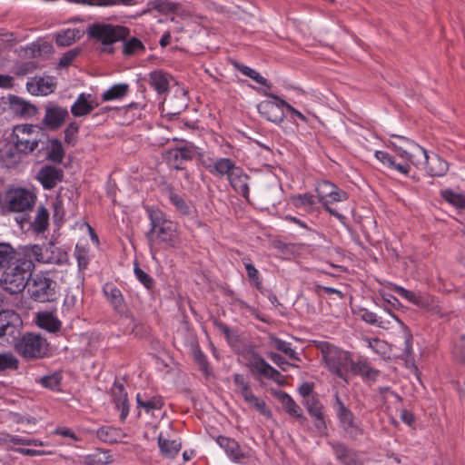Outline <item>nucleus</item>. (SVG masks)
Listing matches in <instances>:
<instances>
[{"instance_id":"2eb2a0df","label":"nucleus","mask_w":465,"mask_h":465,"mask_svg":"<svg viewBox=\"0 0 465 465\" xmlns=\"http://www.w3.org/2000/svg\"><path fill=\"white\" fill-rule=\"evenodd\" d=\"M247 367L252 373H259L267 379L280 382L281 373L271 366L260 354L251 351L248 354Z\"/></svg>"},{"instance_id":"0eeeda50","label":"nucleus","mask_w":465,"mask_h":465,"mask_svg":"<svg viewBox=\"0 0 465 465\" xmlns=\"http://www.w3.org/2000/svg\"><path fill=\"white\" fill-rule=\"evenodd\" d=\"M44 134L33 124H17L14 126L11 141L14 148L20 153L29 154L38 148Z\"/></svg>"},{"instance_id":"a19ab883","label":"nucleus","mask_w":465,"mask_h":465,"mask_svg":"<svg viewBox=\"0 0 465 465\" xmlns=\"http://www.w3.org/2000/svg\"><path fill=\"white\" fill-rule=\"evenodd\" d=\"M169 200L171 203L183 215H191L193 212V205L191 202L185 200L183 196L173 193H169Z\"/></svg>"},{"instance_id":"39448f33","label":"nucleus","mask_w":465,"mask_h":465,"mask_svg":"<svg viewBox=\"0 0 465 465\" xmlns=\"http://www.w3.org/2000/svg\"><path fill=\"white\" fill-rule=\"evenodd\" d=\"M86 32L90 38L104 45L103 52L109 54L114 51L113 44L124 40L129 35V29L125 26L104 23L93 24L88 26Z\"/></svg>"},{"instance_id":"e2e57ef3","label":"nucleus","mask_w":465,"mask_h":465,"mask_svg":"<svg viewBox=\"0 0 465 465\" xmlns=\"http://www.w3.org/2000/svg\"><path fill=\"white\" fill-rule=\"evenodd\" d=\"M193 358L195 362L198 364L199 369L203 373L207 374L209 372L208 361L204 353L201 350L197 349L193 352Z\"/></svg>"},{"instance_id":"20e7f679","label":"nucleus","mask_w":465,"mask_h":465,"mask_svg":"<svg viewBox=\"0 0 465 465\" xmlns=\"http://www.w3.org/2000/svg\"><path fill=\"white\" fill-rule=\"evenodd\" d=\"M30 297L38 302H52L60 295L59 285L54 280L50 272H39L31 276L28 282Z\"/></svg>"},{"instance_id":"0e129e2a","label":"nucleus","mask_w":465,"mask_h":465,"mask_svg":"<svg viewBox=\"0 0 465 465\" xmlns=\"http://www.w3.org/2000/svg\"><path fill=\"white\" fill-rule=\"evenodd\" d=\"M134 274L138 281L144 285L147 289L152 288L153 281V278L143 272L140 267L135 266Z\"/></svg>"},{"instance_id":"13d9d810","label":"nucleus","mask_w":465,"mask_h":465,"mask_svg":"<svg viewBox=\"0 0 465 465\" xmlns=\"http://www.w3.org/2000/svg\"><path fill=\"white\" fill-rule=\"evenodd\" d=\"M6 438H7V440H9L10 442H12L14 444L44 446L43 441H41L39 440H35V439H28V438H24V437H20V436H16V435H10V434H7Z\"/></svg>"},{"instance_id":"5fc2aeb1","label":"nucleus","mask_w":465,"mask_h":465,"mask_svg":"<svg viewBox=\"0 0 465 465\" xmlns=\"http://www.w3.org/2000/svg\"><path fill=\"white\" fill-rule=\"evenodd\" d=\"M80 125L76 122H71L68 124L64 130V142L68 144H74L76 142V135L79 132Z\"/></svg>"},{"instance_id":"603ef678","label":"nucleus","mask_w":465,"mask_h":465,"mask_svg":"<svg viewBox=\"0 0 465 465\" xmlns=\"http://www.w3.org/2000/svg\"><path fill=\"white\" fill-rule=\"evenodd\" d=\"M181 5L176 2L168 0H157L154 2V8L161 13H177L180 10Z\"/></svg>"},{"instance_id":"f704fd0d","label":"nucleus","mask_w":465,"mask_h":465,"mask_svg":"<svg viewBox=\"0 0 465 465\" xmlns=\"http://www.w3.org/2000/svg\"><path fill=\"white\" fill-rule=\"evenodd\" d=\"M22 256L10 243L0 242V272Z\"/></svg>"},{"instance_id":"ea45409f","label":"nucleus","mask_w":465,"mask_h":465,"mask_svg":"<svg viewBox=\"0 0 465 465\" xmlns=\"http://www.w3.org/2000/svg\"><path fill=\"white\" fill-rule=\"evenodd\" d=\"M130 85L125 83H119L112 85L102 94V100L104 102H109L114 100H119L124 98L129 92Z\"/></svg>"},{"instance_id":"cd10ccee","label":"nucleus","mask_w":465,"mask_h":465,"mask_svg":"<svg viewBox=\"0 0 465 465\" xmlns=\"http://www.w3.org/2000/svg\"><path fill=\"white\" fill-rule=\"evenodd\" d=\"M239 392L243 398L244 401L254 410H256L260 414L265 416L266 418L272 417V411L262 399L254 395L251 385H248L245 388L240 390Z\"/></svg>"},{"instance_id":"393cba45","label":"nucleus","mask_w":465,"mask_h":465,"mask_svg":"<svg viewBox=\"0 0 465 465\" xmlns=\"http://www.w3.org/2000/svg\"><path fill=\"white\" fill-rule=\"evenodd\" d=\"M98 106L92 94L81 93L71 106V113L74 117H82L89 114Z\"/></svg>"},{"instance_id":"c9c22d12","label":"nucleus","mask_w":465,"mask_h":465,"mask_svg":"<svg viewBox=\"0 0 465 465\" xmlns=\"http://www.w3.org/2000/svg\"><path fill=\"white\" fill-rule=\"evenodd\" d=\"M84 32L78 28H67L57 32L55 35V43L58 46H69L75 40L80 39Z\"/></svg>"},{"instance_id":"c756f323","label":"nucleus","mask_w":465,"mask_h":465,"mask_svg":"<svg viewBox=\"0 0 465 465\" xmlns=\"http://www.w3.org/2000/svg\"><path fill=\"white\" fill-rule=\"evenodd\" d=\"M37 324L40 328L55 333L61 330L62 322L53 312H39L36 314Z\"/></svg>"},{"instance_id":"4be33fe9","label":"nucleus","mask_w":465,"mask_h":465,"mask_svg":"<svg viewBox=\"0 0 465 465\" xmlns=\"http://www.w3.org/2000/svg\"><path fill=\"white\" fill-rule=\"evenodd\" d=\"M103 292L113 309L118 313H124L127 306L121 290L112 282L103 286Z\"/></svg>"},{"instance_id":"7ed1b4c3","label":"nucleus","mask_w":465,"mask_h":465,"mask_svg":"<svg viewBox=\"0 0 465 465\" xmlns=\"http://www.w3.org/2000/svg\"><path fill=\"white\" fill-rule=\"evenodd\" d=\"M36 193L25 187L10 186L0 193V210L3 213H28L36 203Z\"/></svg>"},{"instance_id":"4468645a","label":"nucleus","mask_w":465,"mask_h":465,"mask_svg":"<svg viewBox=\"0 0 465 465\" xmlns=\"http://www.w3.org/2000/svg\"><path fill=\"white\" fill-rule=\"evenodd\" d=\"M269 96L273 100H267L259 103L257 105L258 112L267 121L274 124H280L284 119L285 106L281 103V101L283 100L280 99L275 94H270Z\"/></svg>"},{"instance_id":"680f3d73","label":"nucleus","mask_w":465,"mask_h":465,"mask_svg":"<svg viewBox=\"0 0 465 465\" xmlns=\"http://www.w3.org/2000/svg\"><path fill=\"white\" fill-rule=\"evenodd\" d=\"M454 357L465 365V337L462 336L459 341L455 343L453 349Z\"/></svg>"},{"instance_id":"a18cd8bd","label":"nucleus","mask_w":465,"mask_h":465,"mask_svg":"<svg viewBox=\"0 0 465 465\" xmlns=\"http://www.w3.org/2000/svg\"><path fill=\"white\" fill-rule=\"evenodd\" d=\"M145 47L142 41L136 37H133L124 43L123 53L125 55H134L139 53H143Z\"/></svg>"},{"instance_id":"3c124183","label":"nucleus","mask_w":465,"mask_h":465,"mask_svg":"<svg viewBox=\"0 0 465 465\" xmlns=\"http://www.w3.org/2000/svg\"><path fill=\"white\" fill-rule=\"evenodd\" d=\"M18 360L11 352L0 353V371L16 370Z\"/></svg>"},{"instance_id":"6e6552de","label":"nucleus","mask_w":465,"mask_h":465,"mask_svg":"<svg viewBox=\"0 0 465 465\" xmlns=\"http://www.w3.org/2000/svg\"><path fill=\"white\" fill-rule=\"evenodd\" d=\"M22 321L17 313L10 310L0 312V344L14 345L21 334Z\"/></svg>"},{"instance_id":"6ab92c4d","label":"nucleus","mask_w":465,"mask_h":465,"mask_svg":"<svg viewBox=\"0 0 465 465\" xmlns=\"http://www.w3.org/2000/svg\"><path fill=\"white\" fill-rule=\"evenodd\" d=\"M299 393L302 397V404L308 412L317 420H320V404L319 396L313 390V383L303 382L298 389Z\"/></svg>"},{"instance_id":"473e14b6","label":"nucleus","mask_w":465,"mask_h":465,"mask_svg":"<svg viewBox=\"0 0 465 465\" xmlns=\"http://www.w3.org/2000/svg\"><path fill=\"white\" fill-rule=\"evenodd\" d=\"M331 446L336 459L342 465H363L358 456L353 451L349 450L343 444L331 443Z\"/></svg>"},{"instance_id":"338daca9","label":"nucleus","mask_w":465,"mask_h":465,"mask_svg":"<svg viewBox=\"0 0 465 465\" xmlns=\"http://www.w3.org/2000/svg\"><path fill=\"white\" fill-rule=\"evenodd\" d=\"M388 146L391 147L401 158L410 160L415 165H418L417 163L412 161V155L406 149H403L401 145H398L394 142H389Z\"/></svg>"},{"instance_id":"f8f14e48","label":"nucleus","mask_w":465,"mask_h":465,"mask_svg":"<svg viewBox=\"0 0 465 465\" xmlns=\"http://www.w3.org/2000/svg\"><path fill=\"white\" fill-rule=\"evenodd\" d=\"M392 290L401 297L416 306L427 310L433 314L443 315L441 308L435 301L434 297L427 293L414 292L396 284L393 285Z\"/></svg>"},{"instance_id":"2f4dec72","label":"nucleus","mask_w":465,"mask_h":465,"mask_svg":"<svg viewBox=\"0 0 465 465\" xmlns=\"http://www.w3.org/2000/svg\"><path fill=\"white\" fill-rule=\"evenodd\" d=\"M216 442L224 450L232 460L239 461L245 457L243 452L241 450L240 445L233 439L219 436Z\"/></svg>"},{"instance_id":"7c9ffc66","label":"nucleus","mask_w":465,"mask_h":465,"mask_svg":"<svg viewBox=\"0 0 465 465\" xmlns=\"http://www.w3.org/2000/svg\"><path fill=\"white\" fill-rule=\"evenodd\" d=\"M149 84L159 94L168 93L170 86V76L162 70H154L149 74Z\"/></svg>"},{"instance_id":"49530a36","label":"nucleus","mask_w":465,"mask_h":465,"mask_svg":"<svg viewBox=\"0 0 465 465\" xmlns=\"http://www.w3.org/2000/svg\"><path fill=\"white\" fill-rule=\"evenodd\" d=\"M64 155V151L62 143L54 139L50 142V149L47 153V158L54 163H61Z\"/></svg>"},{"instance_id":"bb28decb","label":"nucleus","mask_w":465,"mask_h":465,"mask_svg":"<svg viewBox=\"0 0 465 465\" xmlns=\"http://www.w3.org/2000/svg\"><path fill=\"white\" fill-rule=\"evenodd\" d=\"M349 373L361 375L369 380H375L379 371L371 367L366 358L359 356L357 360L351 358V362L349 363Z\"/></svg>"},{"instance_id":"09e8293b","label":"nucleus","mask_w":465,"mask_h":465,"mask_svg":"<svg viewBox=\"0 0 465 465\" xmlns=\"http://www.w3.org/2000/svg\"><path fill=\"white\" fill-rule=\"evenodd\" d=\"M235 67L245 76L250 77L257 84L261 85H267V80L262 76L257 71L254 69L240 64H235Z\"/></svg>"},{"instance_id":"c85d7f7f","label":"nucleus","mask_w":465,"mask_h":465,"mask_svg":"<svg viewBox=\"0 0 465 465\" xmlns=\"http://www.w3.org/2000/svg\"><path fill=\"white\" fill-rule=\"evenodd\" d=\"M239 392L243 398L244 401L254 410H256L260 414L265 416L266 418L272 417V411L262 399L254 395L251 385H248L245 388L240 390Z\"/></svg>"},{"instance_id":"58836bf2","label":"nucleus","mask_w":465,"mask_h":465,"mask_svg":"<svg viewBox=\"0 0 465 465\" xmlns=\"http://www.w3.org/2000/svg\"><path fill=\"white\" fill-rule=\"evenodd\" d=\"M96 435L100 440L106 443L118 442L124 437L121 429L111 426H103L99 428L96 431Z\"/></svg>"},{"instance_id":"774afa93","label":"nucleus","mask_w":465,"mask_h":465,"mask_svg":"<svg viewBox=\"0 0 465 465\" xmlns=\"http://www.w3.org/2000/svg\"><path fill=\"white\" fill-rule=\"evenodd\" d=\"M77 55V52L74 50H70L63 54V56L60 58L58 62L59 67H67L72 64V62L74 60V58Z\"/></svg>"},{"instance_id":"b1692460","label":"nucleus","mask_w":465,"mask_h":465,"mask_svg":"<svg viewBox=\"0 0 465 465\" xmlns=\"http://www.w3.org/2000/svg\"><path fill=\"white\" fill-rule=\"evenodd\" d=\"M347 198L348 195L346 192L338 188L322 200V206L324 207V209L327 212H329L331 215L336 217L341 222V223H342L345 226L347 225V218L343 214L339 213L335 208H333L332 204L335 203L343 202L347 200Z\"/></svg>"},{"instance_id":"052dcab7","label":"nucleus","mask_w":465,"mask_h":465,"mask_svg":"<svg viewBox=\"0 0 465 465\" xmlns=\"http://www.w3.org/2000/svg\"><path fill=\"white\" fill-rule=\"evenodd\" d=\"M28 255L33 257L37 262L45 264L46 251L40 245H33L29 249Z\"/></svg>"},{"instance_id":"9b49d317","label":"nucleus","mask_w":465,"mask_h":465,"mask_svg":"<svg viewBox=\"0 0 465 465\" xmlns=\"http://www.w3.org/2000/svg\"><path fill=\"white\" fill-rule=\"evenodd\" d=\"M198 155L202 165L214 177L226 176L228 179L239 167L233 160L227 157L213 158L203 153H198Z\"/></svg>"},{"instance_id":"72a5a7b5","label":"nucleus","mask_w":465,"mask_h":465,"mask_svg":"<svg viewBox=\"0 0 465 465\" xmlns=\"http://www.w3.org/2000/svg\"><path fill=\"white\" fill-rule=\"evenodd\" d=\"M273 395L277 398V400L281 402L283 410L290 415L295 418H302V409L301 407L294 401L291 395H289L285 391H278L273 392Z\"/></svg>"},{"instance_id":"c03bdc74","label":"nucleus","mask_w":465,"mask_h":465,"mask_svg":"<svg viewBox=\"0 0 465 465\" xmlns=\"http://www.w3.org/2000/svg\"><path fill=\"white\" fill-rule=\"evenodd\" d=\"M441 197L450 204L456 208L465 209V195L455 193L450 189H444L440 191Z\"/></svg>"},{"instance_id":"a878e982","label":"nucleus","mask_w":465,"mask_h":465,"mask_svg":"<svg viewBox=\"0 0 465 465\" xmlns=\"http://www.w3.org/2000/svg\"><path fill=\"white\" fill-rule=\"evenodd\" d=\"M112 396L115 408L120 411V420L124 421L129 414V401L127 392L122 383L114 382L112 388Z\"/></svg>"},{"instance_id":"4d7b16f0","label":"nucleus","mask_w":465,"mask_h":465,"mask_svg":"<svg viewBox=\"0 0 465 465\" xmlns=\"http://www.w3.org/2000/svg\"><path fill=\"white\" fill-rule=\"evenodd\" d=\"M74 256L77 260L78 267L80 270L86 269L88 265V251L85 247L79 246L78 244L75 246Z\"/></svg>"},{"instance_id":"412c9836","label":"nucleus","mask_w":465,"mask_h":465,"mask_svg":"<svg viewBox=\"0 0 465 465\" xmlns=\"http://www.w3.org/2000/svg\"><path fill=\"white\" fill-rule=\"evenodd\" d=\"M68 116L66 108L50 104L45 108V114L43 119V124L49 129H58Z\"/></svg>"},{"instance_id":"79ce46f5","label":"nucleus","mask_w":465,"mask_h":465,"mask_svg":"<svg viewBox=\"0 0 465 465\" xmlns=\"http://www.w3.org/2000/svg\"><path fill=\"white\" fill-rule=\"evenodd\" d=\"M158 444L162 453L168 458H174L182 448L180 441L164 440L161 434L158 437Z\"/></svg>"},{"instance_id":"f03ea898","label":"nucleus","mask_w":465,"mask_h":465,"mask_svg":"<svg viewBox=\"0 0 465 465\" xmlns=\"http://www.w3.org/2000/svg\"><path fill=\"white\" fill-rule=\"evenodd\" d=\"M145 210L150 220V230L146 234L148 241L175 246L178 241L176 224L167 220L164 213L158 208L146 206Z\"/></svg>"},{"instance_id":"dca6fc26","label":"nucleus","mask_w":465,"mask_h":465,"mask_svg":"<svg viewBox=\"0 0 465 465\" xmlns=\"http://www.w3.org/2000/svg\"><path fill=\"white\" fill-rule=\"evenodd\" d=\"M7 100L10 113L17 118L28 119L37 114V108L35 104L17 95L9 94Z\"/></svg>"},{"instance_id":"e433bc0d","label":"nucleus","mask_w":465,"mask_h":465,"mask_svg":"<svg viewBox=\"0 0 465 465\" xmlns=\"http://www.w3.org/2000/svg\"><path fill=\"white\" fill-rule=\"evenodd\" d=\"M137 407L142 408L145 412L150 413L155 410H161L163 406V400L161 396L147 397L144 394L137 393Z\"/></svg>"},{"instance_id":"8fccbe9b","label":"nucleus","mask_w":465,"mask_h":465,"mask_svg":"<svg viewBox=\"0 0 465 465\" xmlns=\"http://www.w3.org/2000/svg\"><path fill=\"white\" fill-rule=\"evenodd\" d=\"M319 198L312 194H299L293 197L292 202L296 207H304L311 210L318 202Z\"/></svg>"},{"instance_id":"6e6d98bb","label":"nucleus","mask_w":465,"mask_h":465,"mask_svg":"<svg viewBox=\"0 0 465 465\" xmlns=\"http://www.w3.org/2000/svg\"><path fill=\"white\" fill-rule=\"evenodd\" d=\"M361 318L362 321L369 324L376 325L381 328L384 327L383 321H381V319L375 312H372L367 309H362L361 311Z\"/></svg>"},{"instance_id":"69168bd1","label":"nucleus","mask_w":465,"mask_h":465,"mask_svg":"<svg viewBox=\"0 0 465 465\" xmlns=\"http://www.w3.org/2000/svg\"><path fill=\"white\" fill-rule=\"evenodd\" d=\"M243 263L249 279L258 287L261 284L258 270L251 262H245L244 260Z\"/></svg>"},{"instance_id":"864d4df0","label":"nucleus","mask_w":465,"mask_h":465,"mask_svg":"<svg viewBox=\"0 0 465 465\" xmlns=\"http://www.w3.org/2000/svg\"><path fill=\"white\" fill-rule=\"evenodd\" d=\"M274 347L278 350L283 352L285 355H287L289 358L292 360H299V357L297 355V352L292 348V345L290 342H287L285 341H282L281 339H274L272 341Z\"/></svg>"},{"instance_id":"ddd939ff","label":"nucleus","mask_w":465,"mask_h":465,"mask_svg":"<svg viewBox=\"0 0 465 465\" xmlns=\"http://www.w3.org/2000/svg\"><path fill=\"white\" fill-rule=\"evenodd\" d=\"M335 411L341 427L351 438L355 439L362 434L359 421L354 418L351 410L338 397H336Z\"/></svg>"},{"instance_id":"423d86ee","label":"nucleus","mask_w":465,"mask_h":465,"mask_svg":"<svg viewBox=\"0 0 465 465\" xmlns=\"http://www.w3.org/2000/svg\"><path fill=\"white\" fill-rule=\"evenodd\" d=\"M322 360L331 373L346 382L348 381L349 363L351 362V356L348 351L329 341H322Z\"/></svg>"},{"instance_id":"f257e3e1","label":"nucleus","mask_w":465,"mask_h":465,"mask_svg":"<svg viewBox=\"0 0 465 465\" xmlns=\"http://www.w3.org/2000/svg\"><path fill=\"white\" fill-rule=\"evenodd\" d=\"M35 263L25 255L3 270L0 278L1 287L11 294L22 292L30 281Z\"/></svg>"},{"instance_id":"4c0bfd02","label":"nucleus","mask_w":465,"mask_h":465,"mask_svg":"<svg viewBox=\"0 0 465 465\" xmlns=\"http://www.w3.org/2000/svg\"><path fill=\"white\" fill-rule=\"evenodd\" d=\"M45 264L66 265L69 262L68 253L63 249L55 246L45 248Z\"/></svg>"},{"instance_id":"a211bd4d","label":"nucleus","mask_w":465,"mask_h":465,"mask_svg":"<svg viewBox=\"0 0 465 465\" xmlns=\"http://www.w3.org/2000/svg\"><path fill=\"white\" fill-rule=\"evenodd\" d=\"M16 222L20 224L21 228L24 227L25 223H27V230H31L35 234L44 233L49 225V212L44 205H40L37 207L32 222L29 221L28 217L16 218Z\"/></svg>"},{"instance_id":"de8ad7c7","label":"nucleus","mask_w":465,"mask_h":465,"mask_svg":"<svg viewBox=\"0 0 465 465\" xmlns=\"http://www.w3.org/2000/svg\"><path fill=\"white\" fill-rule=\"evenodd\" d=\"M62 381V375L60 372H54L50 375L44 376L40 379V383L43 387L53 390L59 391L60 384Z\"/></svg>"},{"instance_id":"bf43d9fd","label":"nucleus","mask_w":465,"mask_h":465,"mask_svg":"<svg viewBox=\"0 0 465 465\" xmlns=\"http://www.w3.org/2000/svg\"><path fill=\"white\" fill-rule=\"evenodd\" d=\"M195 154L196 147L193 145H186L183 147H180L174 152V157L176 159L181 158L185 161L193 159Z\"/></svg>"},{"instance_id":"5701e85b","label":"nucleus","mask_w":465,"mask_h":465,"mask_svg":"<svg viewBox=\"0 0 465 465\" xmlns=\"http://www.w3.org/2000/svg\"><path fill=\"white\" fill-rule=\"evenodd\" d=\"M232 189L242 195L246 201H249L250 188L249 180L250 176L244 173L242 167L235 169L234 173L227 179Z\"/></svg>"},{"instance_id":"aec40b11","label":"nucleus","mask_w":465,"mask_h":465,"mask_svg":"<svg viewBox=\"0 0 465 465\" xmlns=\"http://www.w3.org/2000/svg\"><path fill=\"white\" fill-rule=\"evenodd\" d=\"M56 86L53 76H45L31 79L26 83V88L33 95H48L52 94Z\"/></svg>"},{"instance_id":"9d476101","label":"nucleus","mask_w":465,"mask_h":465,"mask_svg":"<svg viewBox=\"0 0 465 465\" xmlns=\"http://www.w3.org/2000/svg\"><path fill=\"white\" fill-rule=\"evenodd\" d=\"M391 136L396 137L402 141L403 143H408L417 149V151L422 155L424 163L427 164L426 172L430 176L441 177L445 175L446 173L448 172V163L445 160L441 159L439 155H429L427 151L423 147L416 144L413 141L407 137L397 134H391Z\"/></svg>"},{"instance_id":"f3484780","label":"nucleus","mask_w":465,"mask_h":465,"mask_svg":"<svg viewBox=\"0 0 465 465\" xmlns=\"http://www.w3.org/2000/svg\"><path fill=\"white\" fill-rule=\"evenodd\" d=\"M35 179L45 190H52L63 181L64 171L54 165L45 164L39 169Z\"/></svg>"},{"instance_id":"37998d69","label":"nucleus","mask_w":465,"mask_h":465,"mask_svg":"<svg viewBox=\"0 0 465 465\" xmlns=\"http://www.w3.org/2000/svg\"><path fill=\"white\" fill-rule=\"evenodd\" d=\"M74 4L97 6L133 5L134 0H69Z\"/></svg>"},{"instance_id":"1a4fd4ad","label":"nucleus","mask_w":465,"mask_h":465,"mask_svg":"<svg viewBox=\"0 0 465 465\" xmlns=\"http://www.w3.org/2000/svg\"><path fill=\"white\" fill-rule=\"evenodd\" d=\"M15 349L25 359H36L46 354L48 343L38 334L26 333L15 343Z\"/></svg>"}]
</instances>
